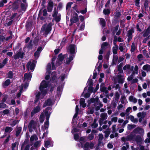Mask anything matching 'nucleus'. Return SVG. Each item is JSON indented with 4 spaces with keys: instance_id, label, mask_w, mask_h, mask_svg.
<instances>
[{
    "instance_id": "nucleus-1",
    "label": "nucleus",
    "mask_w": 150,
    "mask_h": 150,
    "mask_svg": "<svg viewBox=\"0 0 150 150\" xmlns=\"http://www.w3.org/2000/svg\"><path fill=\"white\" fill-rule=\"evenodd\" d=\"M121 140L122 141L125 142L126 141H129L134 140L137 143H139L141 142L142 139L140 136L139 135L136 136L135 134L131 133L126 137H122Z\"/></svg>"
},
{
    "instance_id": "nucleus-2",
    "label": "nucleus",
    "mask_w": 150,
    "mask_h": 150,
    "mask_svg": "<svg viewBox=\"0 0 150 150\" xmlns=\"http://www.w3.org/2000/svg\"><path fill=\"white\" fill-rule=\"evenodd\" d=\"M52 29V24L50 23L47 24V23L43 24L41 30V32H44L45 35H47L51 31Z\"/></svg>"
},
{
    "instance_id": "nucleus-3",
    "label": "nucleus",
    "mask_w": 150,
    "mask_h": 150,
    "mask_svg": "<svg viewBox=\"0 0 150 150\" xmlns=\"http://www.w3.org/2000/svg\"><path fill=\"white\" fill-rule=\"evenodd\" d=\"M79 17L77 14L75 12L73 13L71 15L69 26H72L73 23H76L79 21Z\"/></svg>"
},
{
    "instance_id": "nucleus-4",
    "label": "nucleus",
    "mask_w": 150,
    "mask_h": 150,
    "mask_svg": "<svg viewBox=\"0 0 150 150\" xmlns=\"http://www.w3.org/2000/svg\"><path fill=\"white\" fill-rule=\"evenodd\" d=\"M75 45L74 44H71L69 46L67 49V51L70 54H74L76 52V50L75 49Z\"/></svg>"
},
{
    "instance_id": "nucleus-5",
    "label": "nucleus",
    "mask_w": 150,
    "mask_h": 150,
    "mask_svg": "<svg viewBox=\"0 0 150 150\" xmlns=\"http://www.w3.org/2000/svg\"><path fill=\"white\" fill-rule=\"evenodd\" d=\"M65 57V55H63L62 53L60 54L58 56V57L56 62V66H59L62 63V62Z\"/></svg>"
},
{
    "instance_id": "nucleus-6",
    "label": "nucleus",
    "mask_w": 150,
    "mask_h": 150,
    "mask_svg": "<svg viewBox=\"0 0 150 150\" xmlns=\"http://www.w3.org/2000/svg\"><path fill=\"white\" fill-rule=\"evenodd\" d=\"M25 55V54L23 52H22L21 51H17L16 52V53L13 55V58H14L15 60L19 58L23 59V58L24 56Z\"/></svg>"
},
{
    "instance_id": "nucleus-7",
    "label": "nucleus",
    "mask_w": 150,
    "mask_h": 150,
    "mask_svg": "<svg viewBox=\"0 0 150 150\" xmlns=\"http://www.w3.org/2000/svg\"><path fill=\"white\" fill-rule=\"evenodd\" d=\"M134 32V28L132 27L128 31H127V42H129L132 39L133 37L132 34Z\"/></svg>"
},
{
    "instance_id": "nucleus-8",
    "label": "nucleus",
    "mask_w": 150,
    "mask_h": 150,
    "mask_svg": "<svg viewBox=\"0 0 150 150\" xmlns=\"http://www.w3.org/2000/svg\"><path fill=\"white\" fill-rule=\"evenodd\" d=\"M94 144L93 143L91 142L90 143L88 142H86L83 145V148L85 150H88L89 148L91 149H92L94 147Z\"/></svg>"
},
{
    "instance_id": "nucleus-9",
    "label": "nucleus",
    "mask_w": 150,
    "mask_h": 150,
    "mask_svg": "<svg viewBox=\"0 0 150 150\" xmlns=\"http://www.w3.org/2000/svg\"><path fill=\"white\" fill-rule=\"evenodd\" d=\"M21 2L20 0H17L13 3L12 7L13 11L16 10L18 9L21 4Z\"/></svg>"
},
{
    "instance_id": "nucleus-10",
    "label": "nucleus",
    "mask_w": 150,
    "mask_h": 150,
    "mask_svg": "<svg viewBox=\"0 0 150 150\" xmlns=\"http://www.w3.org/2000/svg\"><path fill=\"white\" fill-rule=\"evenodd\" d=\"M40 106L38 105L34 108L31 112V117H33L35 114L40 112Z\"/></svg>"
},
{
    "instance_id": "nucleus-11",
    "label": "nucleus",
    "mask_w": 150,
    "mask_h": 150,
    "mask_svg": "<svg viewBox=\"0 0 150 150\" xmlns=\"http://www.w3.org/2000/svg\"><path fill=\"white\" fill-rule=\"evenodd\" d=\"M57 73L56 71L52 72L50 80L52 82V83H55L57 82Z\"/></svg>"
},
{
    "instance_id": "nucleus-12",
    "label": "nucleus",
    "mask_w": 150,
    "mask_h": 150,
    "mask_svg": "<svg viewBox=\"0 0 150 150\" xmlns=\"http://www.w3.org/2000/svg\"><path fill=\"white\" fill-rule=\"evenodd\" d=\"M52 102L50 98L48 99L45 100L44 104L43 105V107L45 108L47 106H50L52 105Z\"/></svg>"
},
{
    "instance_id": "nucleus-13",
    "label": "nucleus",
    "mask_w": 150,
    "mask_h": 150,
    "mask_svg": "<svg viewBox=\"0 0 150 150\" xmlns=\"http://www.w3.org/2000/svg\"><path fill=\"white\" fill-rule=\"evenodd\" d=\"M48 86V83L45 80H43L40 83L39 88H47Z\"/></svg>"
},
{
    "instance_id": "nucleus-14",
    "label": "nucleus",
    "mask_w": 150,
    "mask_h": 150,
    "mask_svg": "<svg viewBox=\"0 0 150 150\" xmlns=\"http://www.w3.org/2000/svg\"><path fill=\"white\" fill-rule=\"evenodd\" d=\"M75 57V55L70 54L68 58V60H67L66 61V64H69L70 62L73 60L74 58Z\"/></svg>"
},
{
    "instance_id": "nucleus-15",
    "label": "nucleus",
    "mask_w": 150,
    "mask_h": 150,
    "mask_svg": "<svg viewBox=\"0 0 150 150\" xmlns=\"http://www.w3.org/2000/svg\"><path fill=\"white\" fill-rule=\"evenodd\" d=\"M36 122L34 120H32L29 123L28 126L31 127L33 126L32 128L33 129H35L36 128Z\"/></svg>"
},
{
    "instance_id": "nucleus-16",
    "label": "nucleus",
    "mask_w": 150,
    "mask_h": 150,
    "mask_svg": "<svg viewBox=\"0 0 150 150\" xmlns=\"http://www.w3.org/2000/svg\"><path fill=\"white\" fill-rule=\"evenodd\" d=\"M144 131L143 129L142 128L137 127L134 129L133 132L134 133H139V134H141V133L143 132Z\"/></svg>"
},
{
    "instance_id": "nucleus-17",
    "label": "nucleus",
    "mask_w": 150,
    "mask_h": 150,
    "mask_svg": "<svg viewBox=\"0 0 150 150\" xmlns=\"http://www.w3.org/2000/svg\"><path fill=\"white\" fill-rule=\"evenodd\" d=\"M30 63L29 64V62L26 64V66L27 69H29L30 68V69L32 71L33 70L35 67V64L34 63H32L31 64Z\"/></svg>"
},
{
    "instance_id": "nucleus-18",
    "label": "nucleus",
    "mask_w": 150,
    "mask_h": 150,
    "mask_svg": "<svg viewBox=\"0 0 150 150\" xmlns=\"http://www.w3.org/2000/svg\"><path fill=\"white\" fill-rule=\"evenodd\" d=\"M104 85L103 83H102L100 85V91L103 92H105L106 94H107L108 93V90H107L105 86L102 87V85Z\"/></svg>"
},
{
    "instance_id": "nucleus-19",
    "label": "nucleus",
    "mask_w": 150,
    "mask_h": 150,
    "mask_svg": "<svg viewBox=\"0 0 150 150\" xmlns=\"http://www.w3.org/2000/svg\"><path fill=\"white\" fill-rule=\"evenodd\" d=\"M32 23L30 22H27L25 25L26 29L28 30L31 29L32 27Z\"/></svg>"
},
{
    "instance_id": "nucleus-20",
    "label": "nucleus",
    "mask_w": 150,
    "mask_h": 150,
    "mask_svg": "<svg viewBox=\"0 0 150 150\" xmlns=\"http://www.w3.org/2000/svg\"><path fill=\"white\" fill-rule=\"evenodd\" d=\"M100 24L102 27H105L106 26V21L105 20L102 18H100Z\"/></svg>"
},
{
    "instance_id": "nucleus-21",
    "label": "nucleus",
    "mask_w": 150,
    "mask_h": 150,
    "mask_svg": "<svg viewBox=\"0 0 150 150\" xmlns=\"http://www.w3.org/2000/svg\"><path fill=\"white\" fill-rule=\"evenodd\" d=\"M32 42V40H31L27 44V48L29 50H31L33 48V44Z\"/></svg>"
},
{
    "instance_id": "nucleus-22",
    "label": "nucleus",
    "mask_w": 150,
    "mask_h": 150,
    "mask_svg": "<svg viewBox=\"0 0 150 150\" xmlns=\"http://www.w3.org/2000/svg\"><path fill=\"white\" fill-rule=\"evenodd\" d=\"M122 77V76L120 75H118L117 76V78L118 79V81L119 83L122 84L124 82L123 79Z\"/></svg>"
},
{
    "instance_id": "nucleus-23",
    "label": "nucleus",
    "mask_w": 150,
    "mask_h": 150,
    "mask_svg": "<svg viewBox=\"0 0 150 150\" xmlns=\"http://www.w3.org/2000/svg\"><path fill=\"white\" fill-rule=\"evenodd\" d=\"M142 68L144 70L150 71V65L147 64L144 65Z\"/></svg>"
},
{
    "instance_id": "nucleus-24",
    "label": "nucleus",
    "mask_w": 150,
    "mask_h": 150,
    "mask_svg": "<svg viewBox=\"0 0 150 150\" xmlns=\"http://www.w3.org/2000/svg\"><path fill=\"white\" fill-rule=\"evenodd\" d=\"M42 9H41V10L40 11L38 16V18H40V20L41 21H43L45 19V18L44 17H43L42 16Z\"/></svg>"
},
{
    "instance_id": "nucleus-25",
    "label": "nucleus",
    "mask_w": 150,
    "mask_h": 150,
    "mask_svg": "<svg viewBox=\"0 0 150 150\" xmlns=\"http://www.w3.org/2000/svg\"><path fill=\"white\" fill-rule=\"evenodd\" d=\"M24 77L25 79L28 80L31 79L32 75L30 73H25L24 74Z\"/></svg>"
},
{
    "instance_id": "nucleus-26",
    "label": "nucleus",
    "mask_w": 150,
    "mask_h": 150,
    "mask_svg": "<svg viewBox=\"0 0 150 150\" xmlns=\"http://www.w3.org/2000/svg\"><path fill=\"white\" fill-rule=\"evenodd\" d=\"M100 117L101 119L103 120H105L107 118V114L105 112L102 113L100 114Z\"/></svg>"
},
{
    "instance_id": "nucleus-27",
    "label": "nucleus",
    "mask_w": 150,
    "mask_h": 150,
    "mask_svg": "<svg viewBox=\"0 0 150 150\" xmlns=\"http://www.w3.org/2000/svg\"><path fill=\"white\" fill-rule=\"evenodd\" d=\"M129 100L130 101L134 103H136L137 102V99L135 98H134V96H129Z\"/></svg>"
},
{
    "instance_id": "nucleus-28",
    "label": "nucleus",
    "mask_w": 150,
    "mask_h": 150,
    "mask_svg": "<svg viewBox=\"0 0 150 150\" xmlns=\"http://www.w3.org/2000/svg\"><path fill=\"white\" fill-rule=\"evenodd\" d=\"M103 13L105 15H109L110 13V10L109 8L104 9L103 10Z\"/></svg>"
},
{
    "instance_id": "nucleus-29",
    "label": "nucleus",
    "mask_w": 150,
    "mask_h": 150,
    "mask_svg": "<svg viewBox=\"0 0 150 150\" xmlns=\"http://www.w3.org/2000/svg\"><path fill=\"white\" fill-rule=\"evenodd\" d=\"M114 16L116 18H119L121 15V13L120 11H116L114 13Z\"/></svg>"
},
{
    "instance_id": "nucleus-30",
    "label": "nucleus",
    "mask_w": 150,
    "mask_h": 150,
    "mask_svg": "<svg viewBox=\"0 0 150 150\" xmlns=\"http://www.w3.org/2000/svg\"><path fill=\"white\" fill-rule=\"evenodd\" d=\"M149 3L148 0H144V7L146 10H148Z\"/></svg>"
},
{
    "instance_id": "nucleus-31",
    "label": "nucleus",
    "mask_w": 150,
    "mask_h": 150,
    "mask_svg": "<svg viewBox=\"0 0 150 150\" xmlns=\"http://www.w3.org/2000/svg\"><path fill=\"white\" fill-rule=\"evenodd\" d=\"M13 130V128L9 127H6L5 129V133H10Z\"/></svg>"
},
{
    "instance_id": "nucleus-32",
    "label": "nucleus",
    "mask_w": 150,
    "mask_h": 150,
    "mask_svg": "<svg viewBox=\"0 0 150 150\" xmlns=\"http://www.w3.org/2000/svg\"><path fill=\"white\" fill-rule=\"evenodd\" d=\"M21 130L22 128L21 127H19L17 128L16 132V137H18L19 136L21 131Z\"/></svg>"
},
{
    "instance_id": "nucleus-33",
    "label": "nucleus",
    "mask_w": 150,
    "mask_h": 150,
    "mask_svg": "<svg viewBox=\"0 0 150 150\" xmlns=\"http://www.w3.org/2000/svg\"><path fill=\"white\" fill-rule=\"evenodd\" d=\"M109 128H108L107 129V130H108L107 131H105V138H107L108 137L109 134L110 133V129Z\"/></svg>"
},
{
    "instance_id": "nucleus-34",
    "label": "nucleus",
    "mask_w": 150,
    "mask_h": 150,
    "mask_svg": "<svg viewBox=\"0 0 150 150\" xmlns=\"http://www.w3.org/2000/svg\"><path fill=\"white\" fill-rule=\"evenodd\" d=\"M46 121L44 122V126L45 129H47L49 125V120H46Z\"/></svg>"
},
{
    "instance_id": "nucleus-35",
    "label": "nucleus",
    "mask_w": 150,
    "mask_h": 150,
    "mask_svg": "<svg viewBox=\"0 0 150 150\" xmlns=\"http://www.w3.org/2000/svg\"><path fill=\"white\" fill-rule=\"evenodd\" d=\"M19 122V121L18 120H15L12 122L11 124L10 125L11 126L13 127L16 124H18Z\"/></svg>"
},
{
    "instance_id": "nucleus-36",
    "label": "nucleus",
    "mask_w": 150,
    "mask_h": 150,
    "mask_svg": "<svg viewBox=\"0 0 150 150\" xmlns=\"http://www.w3.org/2000/svg\"><path fill=\"white\" fill-rule=\"evenodd\" d=\"M44 115L43 113H41L40 117V121L41 123H42L44 120Z\"/></svg>"
},
{
    "instance_id": "nucleus-37",
    "label": "nucleus",
    "mask_w": 150,
    "mask_h": 150,
    "mask_svg": "<svg viewBox=\"0 0 150 150\" xmlns=\"http://www.w3.org/2000/svg\"><path fill=\"white\" fill-rule=\"evenodd\" d=\"M47 69L48 73L50 74L51 73L50 70L51 69V64L50 63H48L47 64Z\"/></svg>"
},
{
    "instance_id": "nucleus-38",
    "label": "nucleus",
    "mask_w": 150,
    "mask_h": 150,
    "mask_svg": "<svg viewBox=\"0 0 150 150\" xmlns=\"http://www.w3.org/2000/svg\"><path fill=\"white\" fill-rule=\"evenodd\" d=\"M45 114L46 117V120H49L50 113H49L48 111H45Z\"/></svg>"
},
{
    "instance_id": "nucleus-39",
    "label": "nucleus",
    "mask_w": 150,
    "mask_h": 150,
    "mask_svg": "<svg viewBox=\"0 0 150 150\" xmlns=\"http://www.w3.org/2000/svg\"><path fill=\"white\" fill-rule=\"evenodd\" d=\"M42 94L44 96H45L47 93V91L46 89H44V88H39Z\"/></svg>"
},
{
    "instance_id": "nucleus-40",
    "label": "nucleus",
    "mask_w": 150,
    "mask_h": 150,
    "mask_svg": "<svg viewBox=\"0 0 150 150\" xmlns=\"http://www.w3.org/2000/svg\"><path fill=\"white\" fill-rule=\"evenodd\" d=\"M118 50V47H114L112 48V52L115 54H117V50Z\"/></svg>"
},
{
    "instance_id": "nucleus-41",
    "label": "nucleus",
    "mask_w": 150,
    "mask_h": 150,
    "mask_svg": "<svg viewBox=\"0 0 150 150\" xmlns=\"http://www.w3.org/2000/svg\"><path fill=\"white\" fill-rule=\"evenodd\" d=\"M13 76V74L12 71H10L8 73V78L12 79Z\"/></svg>"
},
{
    "instance_id": "nucleus-42",
    "label": "nucleus",
    "mask_w": 150,
    "mask_h": 150,
    "mask_svg": "<svg viewBox=\"0 0 150 150\" xmlns=\"http://www.w3.org/2000/svg\"><path fill=\"white\" fill-rule=\"evenodd\" d=\"M55 21L56 23H58L60 21L61 19V16L60 15H58V16L55 17Z\"/></svg>"
},
{
    "instance_id": "nucleus-43",
    "label": "nucleus",
    "mask_w": 150,
    "mask_h": 150,
    "mask_svg": "<svg viewBox=\"0 0 150 150\" xmlns=\"http://www.w3.org/2000/svg\"><path fill=\"white\" fill-rule=\"evenodd\" d=\"M58 14V11H57L56 8H54L53 12V14L52 15V16L54 17L56 16Z\"/></svg>"
},
{
    "instance_id": "nucleus-44",
    "label": "nucleus",
    "mask_w": 150,
    "mask_h": 150,
    "mask_svg": "<svg viewBox=\"0 0 150 150\" xmlns=\"http://www.w3.org/2000/svg\"><path fill=\"white\" fill-rule=\"evenodd\" d=\"M21 9L23 11H25L26 10V7L25 4L21 2Z\"/></svg>"
},
{
    "instance_id": "nucleus-45",
    "label": "nucleus",
    "mask_w": 150,
    "mask_h": 150,
    "mask_svg": "<svg viewBox=\"0 0 150 150\" xmlns=\"http://www.w3.org/2000/svg\"><path fill=\"white\" fill-rule=\"evenodd\" d=\"M115 100L118 101L120 97V94L118 92H116L115 93Z\"/></svg>"
},
{
    "instance_id": "nucleus-46",
    "label": "nucleus",
    "mask_w": 150,
    "mask_h": 150,
    "mask_svg": "<svg viewBox=\"0 0 150 150\" xmlns=\"http://www.w3.org/2000/svg\"><path fill=\"white\" fill-rule=\"evenodd\" d=\"M93 86H89L88 89V92L91 93L93 92Z\"/></svg>"
},
{
    "instance_id": "nucleus-47",
    "label": "nucleus",
    "mask_w": 150,
    "mask_h": 150,
    "mask_svg": "<svg viewBox=\"0 0 150 150\" xmlns=\"http://www.w3.org/2000/svg\"><path fill=\"white\" fill-rule=\"evenodd\" d=\"M87 83H88L89 86H93V81L92 79H89Z\"/></svg>"
},
{
    "instance_id": "nucleus-48",
    "label": "nucleus",
    "mask_w": 150,
    "mask_h": 150,
    "mask_svg": "<svg viewBox=\"0 0 150 150\" xmlns=\"http://www.w3.org/2000/svg\"><path fill=\"white\" fill-rule=\"evenodd\" d=\"M95 102V99L93 98H91L90 100H88V105Z\"/></svg>"
},
{
    "instance_id": "nucleus-49",
    "label": "nucleus",
    "mask_w": 150,
    "mask_h": 150,
    "mask_svg": "<svg viewBox=\"0 0 150 150\" xmlns=\"http://www.w3.org/2000/svg\"><path fill=\"white\" fill-rule=\"evenodd\" d=\"M10 80L9 79H7L5 81L4 85L6 86H8L10 83Z\"/></svg>"
},
{
    "instance_id": "nucleus-50",
    "label": "nucleus",
    "mask_w": 150,
    "mask_h": 150,
    "mask_svg": "<svg viewBox=\"0 0 150 150\" xmlns=\"http://www.w3.org/2000/svg\"><path fill=\"white\" fill-rule=\"evenodd\" d=\"M130 66L129 64H126L123 67L124 70H126L127 69L129 70L130 69Z\"/></svg>"
},
{
    "instance_id": "nucleus-51",
    "label": "nucleus",
    "mask_w": 150,
    "mask_h": 150,
    "mask_svg": "<svg viewBox=\"0 0 150 150\" xmlns=\"http://www.w3.org/2000/svg\"><path fill=\"white\" fill-rule=\"evenodd\" d=\"M73 3L71 2H68L67 4L66 7V10L69 9L70 8L71 5L73 4Z\"/></svg>"
},
{
    "instance_id": "nucleus-52",
    "label": "nucleus",
    "mask_w": 150,
    "mask_h": 150,
    "mask_svg": "<svg viewBox=\"0 0 150 150\" xmlns=\"http://www.w3.org/2000/svg\"><path fill=\"white\" fill-rule=\"evenodd\" d=\"M50 144V142L49 140L46 141L45 142L44 146L46 148H48V146Z\"/></svg>"
},
{
    "instance_id": "nucleus-53",
    "label": "nucleus",
    "mask_w": 150,
    "mask_h": 150,
    "mask_svg": "<svg viewBox=\"0 0 150 150\" xmlns=\"http://www.w3.org/2000/svg\"><path fill=\"white\" fill-rule=\"evenodd\" d=\"M136 126L134 125H128V129L130 130L133 128H134L136 127Z\"/></svg>"
},
{
    "instance_id": "nucleus-54",
    "label": "nucleus",
    "mask_w": 150,
    "mask_h": 150,
    "mask_svg": "<svg viewBox=\"0 0 150 150\" xmlns=\"http://www.w3.org/2000/svg\"><path fill=\"white\" fill-rule=\"evenodd\" d=\"M142 114L143 117H141L139 119V122H141L142 120V119L144 118L145 117V115H146V113L144 112H142Z\"/></svg>"
},
{
    "instance_id": "nucleus-55",
    "label": "nucleus",
    "mask_w": 150,
    "mask_h": 150,
    "mask_svg": "<svg viewBox=\"0 0 150 150\" xmlns=\"http://www.w3.org/2000/svg\"><path fill=\"white\" fill-rule=\"evenodd\" d=\"M135 44L134 42H132L131 45V52H133L135 51Z\"/></svg>"
},
{
    "instance_id": "nucleus-56",
    "label": "nucleus",
    "mask_w": 150,
    "mask_h": 150,
    "mask_svg": "<svg viewBox=\"0 0 150 150\" xmlns=\"http://www.w3.org/2000/svg\"><path fill=\"white\" fill-rule=\"evenodd\" d=\"M40 53L37 51H35L34 54V56L36 58H38L40 56Z\"/></svg>"
},
{
    "instance_id": "nucleus-57",
    "label": "nucleus",
    "mask_w": 150,
    "mask_h": 150,
    "mask_svg": "<svg viewBox=\"0 0 150 150\" xmlns=\"http://www.w3.org/2000/svg\"><path fill=\"white\" fill-rule=\"evenodd\" d=\"M79 136L78 134L76 133L74 134V139L76 141H77L79 139Z\"/></svg>"
},
{
    "instance_id": "nucleus-58",
    "label": "nucleus",
    "mask_w": 150,
    "mask_h": 150,
    "mask_svg": "<svg viewBox=\"0 0 150 150\" xmlns=\"http://www.w3.org/2000/svg\"><path fill=\"white\" fill-rule=\"evenodd\" d=\"M94 137V135L92 134V133H91L88 135L87 139L89 140H92L93 139Z\"/></svg>"
},
{
    "instance_id": "nucleus-59",
    "label": "nucleus",
    "mask_w": 150,
    "mask_h": 150,
    "mask_svg": "<svg viewBox=\"0 0 150 150\" xmlns=\"http://www.w3.org/2000/svg\"><path fill=\"white\" fill-rule=\"evenodd\" d=\"M117 104L115 102H112L111 103L110 106L112 108H115L116 107Z\"/></svg>"
},
{
    "instance_id": "nucleus-60",
    "label": "nucleus",
    "mask_w": 150,
    "mask_h": 150,
    "mask_svg": "<svg viewBox=\"0 0 150 150\" xmlns=\"http://www.w3.org/2000/svg\"><path fill=\"white\" fill-rule=\"evenodd\" d=\"M126 99V97L125 96H122L120 99L121 101L122 104H124V100Z\"/></svg>"
},
{
    "instance_id": "nucleus-61",
    "label": "nucleus",
    "mask_w": 150,
    "mask_h": 150,
    "mask_svg": "<svg viewBox=\"0 0 150 150\" xmlns=\"http://www.w3.org/2000/svg\"><path fill=\"white\" fill-rule=\"evenodd\" d=\"M51 7H53L54 6L53 2L51 0H50L48 2V6Z\"/></svg>"
},
{
    "instance_id": "nucleus-62",
    "label": "nucleus",
    "mask_w": 150,
    "mask_h": 150,
    "mask_svg": "<svg viewBox=\"0 0 150 150\" xmlns=\"http://www.w3.org/2000/svg\"><path fill=\"white\" fill-rule=\"evenodd\" d=\"M28 140L25 139L24 142L22 144L21 148V150H22V148L23 147L24 145L25 144H28Z\"/></svg>"
},
{
    "instance_id": "nucleus-63",
    "label": "nucleus",
    "mask_w": 150,
    "mask_h": 150,
    "mask_svg": "<svg viewBox=\"0 0 150 150\" xmlns=\"http://www.w3.org/2000/svg\"><path fill=\"white\" fill-rule=\"evenodd\" d=\"M85 27V23L83 22L81 25L79 30H84Z\"/></svg>"
},
{
    "instance_id": "nucleus-64",
    "label": "nucleus",
    "mask_w": 150,
    "mask_h": 150,
    "mask_svg": "<svg viewBox=\"0 0 150 150\" xmlns=\"http://www.w3.org/2000/svg\"><path fill=\"white\" fill-rule=\"evenodd\" d=\"M10 135H8V137H7L6 139V140L4 142L3 144H6V143H7L8 142L9 140V139H10Z\"/></svg>"
}]
</instances>
